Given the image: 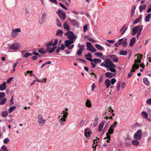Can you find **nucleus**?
I'll use <instances>...</instances> for the list:
<instances>
[{
    "instance_id": "f257e3e1",
    "label": "nucleus",
    "mask_w": 151,
    "mask_h": 151,
    "mask_svg": "<svg viewBox=\"0 0 151 151\" xmlns=\"http://www.w3.org/2000/svg\"><path fill=\"white\" fill-rule=\"evenodd\" d=\"M143 26L142 25L141 26H140L139 25L133 27L132 30V35H134L137 34V32H142L143 29Z\"/></svg>"
},
{
    "instance_id": "f03ea898",
    "label": "nucleus",
    "mask_w": 151,
    "mask_h": 151,
    "mask_svg": "<svg viewBox=\"0 0 151 151\" xmlns=\"http://www.w3.org/2000/svg\"><path fill=\"white\" fill-rule=\"evenodd\" d=\"M63 114V117H62V115L59 116L58 117V119L60 123L62 125L64 124V122L66 121L65 118L68 116V113L67 112H65L64 111V113L61 114Z\"/></svg>"
},
{
    "instance_id": "7ed1b4c3",
    "label": "nucleus",
    "mask_w": 151,
    "mask_h": 151,
    "mask_svg": "<svg viewBox=\"0 0 151 151\" xmlns=\"http://www.w3.org/2000/svg\"><path fill=\"white\" fill-rule=\"evenodd\" d=\"M142 133L140 129H138L134 135V139L140 140L142 138Z\"/></svg>"
},
{
    "instance_id": "20e7f679",
    "label": "nucleus",
    "mask_w": 151,
    "mask_h": 151,
    "mask_svg": "<svg viewBox=\"0 0 151 151\" xmlns=\"http://www.w3.org/2000/svg\"><path fill=\"white\" fill-rule=\"evenodd\" d=\"M105 63L106 64H108V68H114L116 67V65L109 58H107V60L105 59Z\"/></svg>"
},
{
    "instance_id": "39448f33",
    "label": "nucleus",
    "mask_w": 151,
    "mask_h": 151,
    "mask_svg": "<svg viewBox=\"0 0 151 151\" xmlns=\"http://www.w3.org/2000/svg\"><path fill=\"white\" fill-rule=\"evenodd\" d=\"M21 47L20 44L18 43H14L10 45L9 47V49L12 50L16 51L19 49Z\"/></svg>"
},
{
    "instance_id": "423d86ee",
    "label": "nucleus",
    "mask_w": 151,
    "mask_h": 151,
    "mask_svg": "<svg viewBox=\"0 0 151 151\" xmlns=\"http://www.w3.org/2000/svg\"><path fill=\"white\" fill-rule=\"evenodd\" d=\"M62 11H63V10H62ZM56 13L58 14L59 17L61 19L63 20H64L66 18V14L64 12L62 11L61 10L59 9L56 12Z\"/></svg>"
},
{
    "instance_id": "0eeeda50",
    "label": "nucleus",
    "mask_w": 151,
    "mask_h": 151,
    "mask_svg": "<svg viewBox=\"0 0 151 151\" xmlns=\"http://www.w3.org/2000/svg\"><path fill=\"white\" fill-rule=\"evenodd\" d=\"M92 132L89 128H87L85 129L84 134L87 139H89L90 138V136Z\"/></svg>"
},
{
    "instance_id": "6e6552de",
    "label": "nucleus",
    "mask_w": 151,
    "mask_h": 151,
    "mask_svg": "<svg viewBox=\"0 0 151 151\" xmlns=\"http://www.w3.org/2000/svg\"><path fill=\"white\" fill-rule=\"evenodd\" d=\"M21 30L19 28L15 29L14 30L12 29L11 36L12 38L15 37L18 35V32H21Z\"/></svg>"
},
{
    "instance_id": "1a4fd4ad",
    "label": "nucleus",
    "mask_w": 151,
    "mask_h": 151,
    "mask_svg": "<svg viewBox=\"0 0 151 151\" xmlns=\"http://www.w3.org/2000/svg\"><path fill=\"white\" fill-rule=\"evenodd\" d=\"M108 56L110 58L112 59V60L114 62H117L119 60L117 56L116 55L108 54Z\"/></svg>"
},
{
    "instance_id": "9d476101",
    "label": "nucleus",
    "mask_w": 151,
    "mask_h": 151,
    "mask_svg": "<svg viewBox=\"0 0 151 151\" xmlns=\"http://www.w3.org/2000/svg\"><path fill=\"white\" fill-rule=\"evenodd\" d=\"M46 51L48 52L49 53H53L57 47L56 46H53L52 47L50 46L46 47Z\"/></svg>"
},
{
    "instance_id": "9b49d317",
    "label": "nucleus",
    "mask_w": 151,
    "mask_h": 151,
    "mask_svg": "<svg viewBox=\"0 0 151 151\" xmlns=\"http://www.w3.org/2000/svg\"><path fill=\"white\" fill-rule=\"evenodd\" d=\"M68 32L65 33L64 35H66L68 39H70V37L71 36H73V37L75 36V34H74L73 32L70 30H68Z\"/></svg>"
},
{
    "instance_id": "f8f14e48",
    "label": "nucleus",
    "mask_w": 151,
    "mask_h": 151,
    "mask_svg": "<svg viewBox=\"0 0 151 151\" xmlns=\"http://www.w3.org/2000/svg\"><path fill=\"white\" fill-rule=\"evenodd\" d=\"M115 73H112L110 72H107L105 74V76L108 78H111L114 76H115Z\"/></svg>"
},
{
    "instance_id": "ddd939ff",
    "label": "nucleus",
    "mask_w": 151,
    "mask_h": 151,
    "mask_svg": "<svg viewBox=\"0 0 151 151\" xmlns=\"http://www.w3.org/2000/svg\"><path fill=\"white\" fill-rule=\"evenodd\" d=\"M85 57L87 60L91 62V60H92V55L91 53L88 52V54L85 55Z\"/></svg>"
},
{
    "instance_id": "4468645a",
    "label": "nucleus",
    "mask_w": 151,
    "mask_h": 151,
    "mask_svg": "<svg viewBox=\"0 0 151 151\" xmlns=\"http://www.w3.org/2000/svg\"><path fill=\"white\" fill-rule=\"evenodd\" d=\"M105 122L106 121L104 120L99 124V129H98V131L99 132H100L101 131Z\"/></svg>"
},
{
    "instance_id": "2eb2a0df",
    "label": "nucleus",
    "mask_w": 151,
    "mask_h": 151,
    "mask_svg": "<svg viewBox=\"0 0 151 151\" xmlns=\"http://www.w3.org/2000/svg\"><path fill=\"white\" fill-rule=\"evenodd\" d=\"M6 82L5 81L0 85V91H4L6 88Z\"/></svg>"
},
{
    "instance_id": "dca6fc26",
    "label": "nucleus",
    "mask_w": 151,
    "mask_h": 151,
    "mask_svg": "<svg viewBox=\"0 0 151 151\" xmlns=\"http://www.w3.org/2000/svg\"><path fill=\"white\" fill-rule=\"evenodd\" d=\"M142 18V15L140 14L138 18L134 20V21L133 22V24H135L138 23L141 21Z\"/></svg>"
},
{
    "instance_id": "f3484780",
    "label": "nucleus",
    "mask_w": 151,
    "mask_h": 151,
    "mask_svg": "<svg viewBox=\"0 0 151 151\" xmlns=\"http://www.w3.org/2000/svg\"><path fill=\"white\" fill-rule=\"evenodd\" d=\"M74 36H75L73 37L72 36L70 37V39H69L68 40L70 42V44L73 43L76 38H77V37L76 35H75Z\"/></svg>"
},
{
    "instance_id": "a211bd4d",
    "label": "nucleus",
    "mask_w": 151,
    "mask_h": 151,
    "mask_svg": "<svg viewBox=\"0 0 151 151\" xmlns=\"http://www.w3.org/2000/svg\"><path fill=\"white\" fill-rule=\"evenodd\" d=\"M104 83L106 88H108L111 85V81L109 79H106L105 80Z\"/></svg>"
},
{
    "instance_id": "6ab92c4d",
    "label": "nucleus",
    "mask_w": 151,
    "mask_h": 151,
    "mask_svg": "<svg viewBox=\"0 0 151 151\" xmlns=\"http://www.w3.org/2000/svg\"><path fill=\"white\" fill-rule=\"evenodd\" d=\"M136 38L135 37H133L130 40L129 43V46L130 47H132L134 45V43L135 42Z\"/></svg>"
},
{
    "instance_id": "aec40b11",
    "label": "nucleus",
    "mask_w": 151,
    "mask_h": 151,
    "mask_svg": "<svg viewBox=\"0 0 151 151\" xmlns=\"http://www.w3.org/2000/svg\"><path fill=\"white\" fill-rule=\"evenodd\" d=\"M86 105L88 108H90L91 106V101L89 99H87L86 101Z\"/></svg>"
},
{
    "instance_id": "412c9836",
    "label": "nucleus",
    "mask_w": 151,
    "mask_h": 151,
    "mask_svg": "<svg viewBox=\"0 0 151 151\" xmlns=\"http://www.w3.org/2000/svg\"><path fill=\"white\" fill-rule=\"evenodd\" d=\"M98 141L96 139H95L93 140V144L92 145V148L94 149V150L93 151H95L96 149V147L97 145V144L96 143Z\"/></svg>"
},
{
    "instance_id": "4be33fe9",
    "label": "nucleus",
    "mask_w": 151,
    "mask_h": 151,
    "mask_svg": "<svg viewBox=\"0 0 151 151\" xmlns=\"http://www.w3.org/2000/svg\"><path fill=\"white\" fill-rule=\"evenodd\" d=\"M63 27L65 29L67 30H70V26L65 22L64 23Z\"/></svg>"
},
{
    "instance_id": "5701e85b",
    "label": "nucleus",
    "mask_w": 151,
    "mask_h": 151,
    "mask_svg": "<svg viewBox=\"0 0 151 151\" xmlns=\"http://www.w3.org/2000/svg\"><path fill=\"white\" fill-rule=\"evenodd\" d=\"M143 82L146 85L149 86L150 85V82L148 81L147 78L146 77L144 78L143 79Z\"/></svg>"
},
{
    "instance_id": "b1692460",
    "label": "nucleus",
    "mask_w": 151,
    "mask_h": 151,
    "mask_svg": "<svg viewBox=\"0 0 151 151\" xmlns=\"http://www.w3.org/2000/svg\"><path fill=\"white\" fill-rule=\"evenodd\" d=\"M70 21L72 25L74 26H78L79 25V24L78 22H76V20L74 19L71 20L70 19Z\"/></svg>"
},
{
    "instance_id": "393cba45",
    "label": "nucleus",
    "mask_w": 151,
    "mask_h": 151,
    "mask_svg": "<svg viewBox=\"0 0 151 151\" xmlns=\"http://www.w3.org/2000/svg\"><path fill=\"white\" fill-rule=\"evenodd\" d=\"M63 34V31L61 29H58L57 30L56 35L61 36Z\"/></svg>"
},
{
    "instance_id": "a878e982",
    "label": "nucleus",
    "mask_w": 151,
    "mask_h": 151,
    "mask_svg": "<svg viewBox=\"0 0 151 151\" xmlns=\"http://www.w3.org/2000/svg\"><path fill=\"white\" fill-rule=\"evenodd\" d=\"M127 39L126 38L124 40L122 41V44L123 47H126L127 44Z\"/></svg>"
},
{
    "instance_id": "bb28decb",
    "label": "nucleus",
    "mask_w": 151,
    "mask_h": 151,
    "mask_svg": "<svg viewBox=\"0 0 151 151\" xmlns=\"http://www.w3.org/2000/svg\"><path fill=\"white\" fill-rule=\"evenodd\" d=\"M146 5L144 4L143 6L142 5H140L139 7V10L140 13H141L143 10L145 9L146 7Z\"/></svg>"
},
{
    "instance_id": "cd10ccee",
    "label": "nucleus",
    "mask_w": 151,
    "mask_h": 151,
    "mask_svg": "<svg viewBox=\"0 0 151 151\" xmlns=\"http://www.w3.org/2000/svg\"><path fill=\"white\" fill-rule=\"evenodd\" d=\"M86 47H87V50H88L89 49H90L91 47L93 46L92 45L91 43V42H86Z\"/></svg>"
},
{
    "instance_id": "c85d7f7f",
    "label": "nucleus",
    "mask_w": 151,
    "mask_h": 151,
    "mask_svg": "<svg viewBox=\"0 0 151 151\" xmlns=\"http://www.w3.org/2000/svg\"><path fill=\"white\" fill-rule=\"evenodd\" d=\"M17 107L15 106L10 107L8 109V112L9 113H11Z\"/></svg>"
},
{
    "instance_id": "c756f323",
    "label": "nucleus",
    "mask_w": 151,
    "mask_h": 151,
    "mask_svg": "<svg viewBox=\"0 0 151 151\" xmlns=\"http://www.w3.org/2000/svg\"><path fill=\"white\" fill-rule=\"evenodd\" d=\"M38 52L41 54H45L47 52L46 50H45L43 48H39L38 50Z\"/></svg>"
},
{
    "instance_id": "7c9ffc66",
    "label": "nucleus",
    "mask_w": 151,
    "mask_h": 151,
    "mask_svg": "<svg viewBox=\"0 0 151 151\" xmlns=\"http://www.w3.org/2000/svg\"><path fill=\"white\" fill-rule=\"evenodd\" d=\"M95 47L98 49L100 50H104V49L101 45L99 44H96Z\"/></svg>"
},
{
    "instance_id": "2f4dec72",
    "label": "nucleus",
    "mask_w": 151,
    "mask_h": 151,
    "mask_svg": "<svg viewBox=\"0 0 151 151\" xmlns=\"http://www.w3.org/2000/svg\"><path fill=\"white\" fill-rule=\"evenodd\" d=\"M151 17V13L148 14L145 17V21L146 22H149L150 21V19Z\"/></svg>"
},
{
    "instance_id": "473e14b6",
    "label": "nucleus",
    "mask_w": 151,
    "mask_h": 151,
    "mask_svg": "<svg viewBox=\"0 0 151 151\" xmlns=\"http://www.w3.org/2000/svg\"><path fill=\"white\" fill-rule=\"evenodd\" d=\"M8 113L7 111H3L1 113V116L3 117H5L8 116Z\"/></svg>"
},
{
    "instance_id": "72a5a7b5",
    "label": "nucleus",
    "mask_w": 151,
    "mask_h": 151,
    "mask_svg": "<svg viewBox=\"0 0 151 151\" xmlns=\"http://www.w3.org/2000/svg\"><path fill=\"white\" fill-rule=\"evenodd\" d=\"M138 140H134L132 141V144L135 146H137L139 144V142L138 141Z\"/></svg>"
},
{
    "instance_id": "f704fd0d",
    "label": "nucleus",
    "mask_w": 151,
    "mask_h": 151,
    "mask_svg": "<svg viewBox=\"0 0 151 151\" xmlns=\"http://www.w3.org/2000/svg\"><path fill=\"white\" fill-rule=\"evenodd\" d=\"M47 79L46 78H44L42 80H39L37 79H36V81L41 83H44L46 82Z\"/></svg>"
},
{
    "instance_id": "c9c22d12",
    "label": "nucleus",
    "mask_w": 151,
    "mask_h": 151,
    "mask_svg": "<svg viewBox=\"0 0 151 151\" xmlns=\"http://www.w3.org/2000/svg\"><path fill=\"white\" fill-rule=\"evenodd\" d=\"M136 7L135 6H134L133 7H132V9H131V16H133L134 14L135 10L136 9Z\"/></svg>"
},
{
    "instance_id": "e433bc0d",
    "label": "nucleus",
    "mask_w": 151,
    "mask_h": 151,
    "mask_svg": "<svg viewBox=\"0 0 151 151\" xmlns=\"http://www.w3.org/2000/svg\"><path fill=\"white\" fill-rule=\"evenodd\" d=\"M53 40H51L48 43H46L45 45V47L47 46H53Z\"/></svg>"
},
{
    "instance_id": "4c0bfd02",
    "label": "nucleus",
    "mask_w": 151,
    "mask_h": 151,
    "mask_svg": "<svg viewBox=\"0 0 151 151\" xmlns=\"http://www.w3.org/2000/svg\"><path fill=\"white\" fill-rule=\"evenodd\" d=\"M127 53V50H121L119 53V55H126Z\"/></svg>"
},
{
    "instance_id": "58836bf2",
    "label": "nucleus",
    "mask_w": 151,
    "mask_h": 151,
    "mask_svg": "<svg viewBox=\"0 0 151 151\" xmlns=\"http://www.w3.org/2000/svg\"><path fill=\"white\" fill-rule=\"evenodd\" d=\"M56 24L57 26L59 27H61L62 26V25L61 23V22L59 19L58 18H57L56 19Z\"/></svg>"
},
{
    "instance_id": "ea45409f",
    "label": "nucleus",
    "mask_w": 151,
    "mask_h": 151,
    "mask_svg": "<svg viewBox=\"0 0 151 151\" xmlns=\"http://www.w3.org/2000/svg\"><path fill=\"white\" fill-rule=\"evenodd\" d=\"M6 101V98H4L3 99H1L0 101V104L3 105L4 104Z\"/></svg>"
},
{
    "instance_id": "a19ab883",
    "label": "nucleus",
    "mask_w": 151,
    "mask_h": 151,
    "mask_svg": "<svg viewBox=\"0 0 151 151\" xmlns=\"http://www.w3.org/2000/svg\"><path fill=\"white\" fill-rule=\"evenodd\" d=\"M26 73L28 74H30V76H34V78H36V77L35 76V75L33 73V71L32 70H27Z\"/></svg>"
},
{
    "instance_id": "79ce46f5",
    "label": "nucleus",
    "mask_w": 151,
    "mask_h": 151,
    "mask_svg": "<svg viewBox=\"0 0 151 151\" xmlns=\"http://www.w3.org/2000/svg\"><path fill=\"white\" fill-rule=\"evenodd\" d=\"M94 55L97 57L100 58L101 57L103 56V54L102 53L99 52H96L95 53Z\"/></svg>"
},
{
    "instance_id": "37998d69",
    "label": "nucleus",
    "mask_w": 151,
    "mask_h": 151,
    "mask_svg": "<svg viewBox=\"0 0 151 151\" xmlns=\"http://www.w3.org/2000/svg\"><path fill=\"white\" fill-rule=\"evenodd\" d=\"M68 40H66L65 41V44L66 47H68L71 45Z\"/></svg>"
},
{
    "instance_id": "c03bdc74",
    "label": "nucleus",
    "mask_w": 151,
    "mask_h": 151,
    "mask_svg": "<svg viewBox=\"0 0 151 151\" xmlns=\"http://www.w3.org/2000/svg\"><path fill=\"white\" fill-rule=\"evenodd\" d=\"M141 114L142 116H143L144 118L146 119L147 118L148 114L146 112L143 111L142 112Z\"/></svg>"
},
{
    "instance_id": "a18cd8bd",
    "label": "nucleus",
    "mask_w": 151,
    "mask_h": 151,
    "mask_svg": "<svg viewBox=\"0 0 151 151\" xmlns=\"http://www.w3.org/2000/svg\"><path fill=\"white\" fill-rule=\"evenodd\" d=\"M108 127V124H106L105 126V127L103 129L101 135H102L104 133V132L107 130V128Z\"/></svg>"
},
{
    "instance_id": "49530a36",
    "label": "nucleus",
    "mask_w": 151,
    "mask_h": 151,
    "mask_svg": "<svg viewBox=\"0 0 151 151\" xmlns=\"http://www.w3.org/2000/svg\"><path fill=\"white\" fill-rule=\"evenodd\" d=\"M114 131V130L113 129H111L110 128L108 130V132L107 133H108V135H110V134H113Z\"/></svg>"
},
{
    "instance_id": "de8ad7c7",
    "label": "nucleus",
    "mask_w": 151,
    "mask_h": 151,
    "mask_svg": "<svg viewBox=\"0 0 151 151\" xmlns=\"http://www.w3.org/2000/svg\"><path fill=\"white\" fill-rule=\"evenodd\" d=\"M121 81H118L117 82V91H119L120 89V85L121 84Z\"/></svg>"
},
{
    "instance_id": "09e8293b",
    "label": "nucleus",
    "mask_w": 151,
    "mask_h": 151,
    "mask_svg": "<svg viewBox=\"0 0 151 151\" xmlns=\"http://www.w3.org/2000/svg\"><path fill=\"white\" fill-rule=\"evenodd\" d=\"M38 121L39 123L42 124H44L45 123V120L43 119L42 118L38 120Z\"/></svg>"
},
{
    "instance_id": "8fccbe9b",
    "label": "nucleus",
    "mask_w": 151,
    "mask_h": 151,
    "mask_svg": "<svg viewBox=\"0 0 151 151\" xmlns=\"http://www.w3.org/2000/svg\"><path fill=\"white\" fill-rule=\"evenodd\" d=\"M117 123V122H114V123L111 125L110 128L111 129H114V128L116 127V126Z\"/></svg>"
},
{
    "instance_id": "3c124183",
    "label": "nucleus",
    "mask_w": 151,
    "mask_h": 151,
    "mask_svg": "<svg viewBox=\"0 0 151 151\" xmlns=\"http://www.w3.org/2000/svg\"><path fill=\"white\" fill-rule=\"evenodd\" d=\"M33 55H36L37 57V56L38 57H40L41 56V55L39 53L36 52L35 50L33 52Z\"/></svg>"
},
{
    "instance_id": "603ef678",
    "label": "nucleus",
    "mask_w": 151,
    "mask_h": 151,
    "mask_svg": "<svg viewBox=\"0 0 151 151\" xmlns=\"http://www.w3.org/2000/svg\"><path fill=\"white\" fill-rule=\"evenodd\" d=\"M92 62H93L95 64H96L98 63V58H95L91 60Z\"/></svg>"
},
{
    "instance_id": "864d4df0",
    "label": "nucleus",
    "mask_w": 151,
    "mask_h": 151,
    "mask_svg": "<svg viewBox=\"0 0 151 151\" xmlns=\"http://www.w3.org/2000/svg\"><path fill=\"white\" fill-rule=\"evenodd\" d=\"M1 148L2 150L3 151H8L7 147L4 145H3L1 147Z\"/></svg>"
},
{
    "instance_id": "5fc2aeb1",
    "label": "nucleus",
    "mask_w": 151,
    "mask_h": 151,
    "mask_svg": "<svg viewBox=\"0 0 151 151\" xmlns=\"http://www.w3.org/2000/svg\"><path fill=\"white\" fill-rule=\"evenodd\" d=\"M5 93L4 92H0V100L3 98L5 96Z\"/></svg>"
},
{
    "instance_id": "6e6d98bb",
    "label": "nucleus",
    "mask_w": 151,
    "mask_h": 151,
    "mask_svg": "<svg viewBox=\"0 0 151 151\" xmlns=\"http://www.w3.org/2000/svg\"><path fill=\"white\" fill-rule=\"evenodd\" d=\"M51 63H52V62L51 61H47V62H46L45 63H44V64L42 65H41V68H43V67L44 66L46 65L47 64H50Z\"/></svg>"
},
{
    "instance_id": "4d7b16f0",
    "label": "nucleus",
    "mask_w": 151,
    "mask_h": 151,
    "mask_svg": "<svg viewBox=\"0 0 151 151\" xmlns=\"http://www.w3.org/2000/svg\"><path fill=\"white\" fill-rule=\"evenodd\" d=\"M132 67L133 68H135L137 70L139 68V66L138 64L134 63L132 65Z\"/></svg>"
},
{
    "instance_id": "13d9d810",
    "label": "nucleus",
    "mask_w": 151,
    "mask_h": 151,
    "mask_svg": "<svg viewBox=\"0 0 151 151\" xmlns=\"http://www.w3.org/2000/svg\"><path fill=\"white\" fill-rule=\"evenodd\" d=\"M88 50L90 51L91 52L93 53L95 52H96V48H95L93 46L91 47L90 49H89Z\"/></svg>"
},
{
    "instance_id": "bf43d9fd",
    "label": "nucleus",
    "mask_w": 151,
    "mask_h": 151,
    "mask_svg": "<svg viewBox=\"0 0 151 151\" xmlns=\"http://www.w3.org/2000/svg\"><path fill=\"white\" fill-rule=\"evenodd\" d=\"M59 5L60 6L63 8L65 10H68V8L66 7L64 4L61 3H59Z\"/></svg>"
},
{
    "instance_id": "052dcab7",
    "label": "nucleus",
    "mask_w": 151,
    "mask_h": 151,
    "mask_svg": "<svg viewBox=\"0 0 151 151\" xmlns=\"http://www.w3.org/2000/svg\"><path fill=\"white\" fill-rule=\"evenodd\" d=\"M46 16V14L45 13H43L42 16V17L41 18V19L42 20H43V19H45Z\"/></svg>"
},
{
    "instance_id": "680f3d73",
    "label": "nucleus",
    "mask_w": 151,
    "mask_h": 151,
    "mask_svg": "<svg viewBox=\"0 0 151 151\" xmlns=\"http://www.w3.org/2000/svg\"><path fill=\"white\" fill-rule=\"evenodd\" d=\"M107 70H109V71H110L111 72L113 73H115L116 71V70L115 69V68H112V69L107 68Z\"/></svg>"
},
{
    "instance_id": "e2e57ef3",
    "label": "nucleus",
    "mask_w": 151,
    "mask_h": 151,
    "mask_svg": "<svg viewBox=\"0 0 151 151\" xmlns=\"http://www.w3.org/2000/svg\"><path fill=\"white\" fill-rule=\"evenodd\" d=\"M83 51H81V50H78L77 51L76 54L78 56H81L82 54V52Z\"/></svg>"
},
{
    "instance_id": "0e129e2a",
    "label": "nucleus",
    "mask_w": 151,
    "mask_h": 151,
    "mask_svg": "<svg viewBox=\"0 0 151 151\" xmlns=\"http://www.w3.org/2000/svg\"><path fill=\"white\" fill-rule=\"evenodd\" d=\"M116 80L115 78H112L111 81V84L113 85L116 82Z\"/></svg>"
},
{
    "instance_id": "69168bd1",
    "label": "nucleus",
    "mask_w": 151,
    "mask_h": 151,
    "mask_svg": "<svg viewBox=\"0 0 151 151\" xmlns=\"http://www.w3.org/2000/svg\"><path fill=\"white\" fill-rule=\"evenodd\" d=\"M9 142V139L8 138H5L3 141V142L4 144H6L8 143Z\"/></svg>"
},
{
    "instance_id": "338daca9",
    "label": "nucleus",
    "mask_w": 151,
    "mask_h": 151,
    "mask_svg": "<svg viewBox=\"0 0 151 151\" xmlns=\"http://www.w3.org/2000/svg\"><path fill=\"white\" fill-rule=\"evenodd\" d=\"M83 32H86L88 29V26L86 24L85 25L83 26Z\"/></svg>"
},
{
    "instance_id": "774afa93",
    "label": "nucleus",
    "mask_w": 151,
    "mask_h": 151,
    "mask_svg": "<svg viewBox=\"0 0 151 151\" xmlns=\"http://www.w3.org/2000/svg\"><path fill=\"white\" fill-rule=\"evenodd\" d=\"M146 103L149 105H151V98H149L147 100Z\"/></svg>"
}]
</instances>
